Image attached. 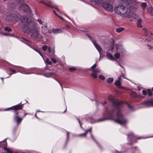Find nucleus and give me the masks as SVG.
Returning <instances> with one entry per match:
<instances>
[{
	"label": "nucleus",
	"instance_id": "1",
	"mask_svg": "<svg viewBox=\"0 0 153 153\" xmlns=\"http://www.w3.org/2000/svg\"><path fill=\"white\" fill-rule=\"evenodd\" d=\"M21 20L23 25L22 29L24 32L27 33H30V37L33 39L40 40L43 38V36L40 34L36 27L37 23L32 21L30 18H28L27 16L22 17Z\"/></svg>",
	"mask_w": 153,
	"mask_h": 153
},
{
	"label": "nucleus",
	"instance_id": "2",
	"mask_svg": "<svg viewBox=\"0 0 153 153\" xmlns=\"http://www.w3.org/2000/svg\"><path fill=\"white\" fill-rule=\"evenodd\" d=\"M122 103L121 101L114 102L110 114L112 115L113 114L116 113L117 119L114 120V121L121 125H124L127 123V121L123 118V115L121 112V108L123 107Z\"/></svg>",
	"mask_w": 153,
	"mask_h": 153
},
{
	"label": "nucleus",
	"instance_id": "3",
	"mask_svg": "<svg viewBox=\"0 0 153 153\" xmlns=\"http://www.w3.org/2000/svg\"><path fill=\"white\" fill-rule=\"evenodd\" d=\"M115 13L120 15L122 17L125 18L129 16V11L127 8L122 4H119L116 6L114 9Z\"/></svg>",
	"mask_w": 153,
	"mask_h": 153
},
{
	"label": "nucleus",
	"instance_id": "4",
	"mask_svg": "<svg viewBox=\"0 0 153 153\" xmlns=\"http://www.w3.org/2000/svg\"><path fill=\"white\" fill-rule=\"evenodd\" d=\"M116 52L114 54V61L117 62L120 57L122 56L125 53V50L122 45L117 43L115 45Z\"/></svg>",
	"mask_w": 153,
	"mask_h": 153
},
{
	"label": "nucleus",
	"instance_id": "5",
	"mask_svg": "<svg viewBox=\"0 0 153 153\" xmlns=\"http://www.w3.org/2000/svg\"><path fill=\"white\" fill-rule=\"evenodd\" d=\"M6 139L0 142V153H13V150L7 147V144L6 141Z\"/></svg>",
	"mask_w": 153,
	"mask_h": 153
},
{
	"label": "nucleus",
	"instance_id": "6",
	"mask_svg": "<svg viewBox=\"0 0 153 153\" xmlns=\"http://www.w3.org/2000/svg\"><path fill=\"white\" fill-rule=\"evenodd\" d=\"M102 6L107 11L110 12H112L113 11V9L112 5L108 2H104L102 4Z\"/></svg>",
	"mask_w": 153,
	"mask_h": 153
},
{
	"label": "nucleus",
	"instance_id": "7",
	"mask_svg": "<svg viewBox=\"0 0 153 153\" xmlns=\"http://www.w3.org/2000/svg\"><path fill=\"white\" fill-rule=\"evenodd\" d=\"M128 140L132 142L131 144H132L136 142V139H137L145 138L146 137H137L136 136L134 135L132 133H131L128 135Z\"/></svg>",
	"mask_w": 153,
	"mask_h": 153
},
{
	"label": "nucleus",
	"instance_id": "8",
	"mask_svg": "<svg viewBox=\"0 0 153 153\" xmlns=\"http://www.w3.org/2000/svg\"><path fill=\"white\" fill-rule=\"evenodd\" d=\"M19 9L20 10L29 13H31V10L30 9L29 6L25 4H23L21 5Z\"/></svg>",
	"mask_w": 153,
	"mask_h": 153
},
{
	"label": "nucleus",
	"instance_id": "9",
	"mask_svg": "<svg viewBox=\"0 0 153 153\" xmlns=\"http://www.w3.org/2000/svg\"><path fill=\"white\" fill-rule=\"evenodd\" d=\"M42 49L45 51H48L49 53V56H53L54 55V51H51L50 47H48L47 46L45 45L42 47Z\"/></svg>",
	"mask_w": 153,
	"mask_h": 153
},
{
	"label": "nucleus",
	"instance_id": "10",
	"mask_svg": "<svg viewBox=\"0 0 153 153\" xmlns=\"http://www.w3.org/2000/svg\"><path fill=\"white\" fill-rule=\"evenodd\" d=\"M89 38H90L91 39V41L93 42L94 45L95 47L98 50V51L99 53L100 54V56H101V52L102 51V48L101 47V46L98 45L96 42L92 38H91V37H89Z\"/></svg>",
	"mask_w": 153,
	"mask_h": 153
},
{
	"label": "nucleus",
	"instance_id": "11",
	"mask_svg": "<svg viewBox=\"0 0 153 153\" xmlns=\"http://www.w3.org/2000/svg\"><path fill=\"white\" fill-rule=\"evenodd\" d=\"M121 80V77L120 76L118 78L117 80H116L114 82V85L117 86L118 88H122L124 89H127L126 87H124L121 85V83L120 82Z\"/></svg>",
	"mask_w": 153,
	"mask_h": 153
},
{
	"label": "nucleus",
	"instance_id": "12",
	"mask_svg": "<svg viewBox=\"0 0 153 153\" xmlns=\"http://www.w3.org/2000/svg\"><path fill=\"white\" fill-rule=\"evenodd\" d=\"M42 31L43 34L48 36H50L52 33L51 30H48L47 29L44 28V26H42Z\"/></svg>",
	"mask_w": 153,
	"mask_h": 153
},
{
	"label": "nucleus",
	"instance_id": "13",
	"mask_svg": "<svg viewBox=\"0 0 153 153\" xmlns=\"http://www.w3.org/2000/svg\"><path fill=\"white\" fill-rule=\"evenodd\" d=\"M23 119L22 117H19L17 113H16L14 117V120L16 123L17 125L21 122Z\"/></svg>",
	"mask_w": 153,
	"mask_h": 153
},
{
	"label": "nucleus",
	"instance_id": "14",
	"mask_svg": "<svg viewBox=\"0 0 153 153\" xmlns=\"http://www.w3.org/2000/svg\"><path fill=\"white\" fill-rule=\"evenodd\" d=\"M88 121H89L91 123H94L97 122H99L102 121H104L105 120V119L102 118H100L97 120L95 121H93V120L92 117H90L87 119Z\"/></svg>",
	"mask_w": 153,
	"mask_h": 153
},
{
	"label": "nucleus",
	"instance_id": "15",
	"mask_svg": "<svg viewBox=\"0 0 153 153\" xmlns=\"http://www.w3.org/2000/svg\"><path fill=\"white\" fill-rule=\"evenodd\" d=\"M114 42L113 39H111L110 46L108 48L107 50L108 51H112L114 48Z\"/></svg>",
	"mask_w": 153,
	"mask_h": 153
},
{
	"label": "nucleus",
	"instance_id": "16",
	"mask_svg": "<svg viewBox=\"0 0 153 153\" xmlns=\"http://www.w3.org/2000/svg\"><path fill=\"white\" fill-rule=\"evenodd\" d=\"M21 103L20 104L17 105L12 106L13 109L15 110H18L21 109L22 108V107L23 104L20 105Z\"/></svg>",
	"mask_w": 153,
	"mask_h": 153
},
{
	"label": "nucleus",
	"instance_id": "17",
	"mask_svg": "<svg viewBox=\"0 0 153 153\" xmlns=\"http://www.w3.org/2000/svg\"><path fill=\"white\" fill-rule=\"evenodd\" d=\"M106 56L107 58L109 60L112 61H114V56L111 53L108 52H107Z\"/></svg>",
	"mask_w": 153,
	"mask_h": 153
},
{
	"label": "nucleus",
	"instance_id": "18",
	"mask_svg": "<svg viewBox=\"0 0 153 153\" xmlns=\"http://www.w3.org/2000/svg\"><path fill=\"white\" fill-rule=\"evenodd\" d=\"M145 104L147 106H153V101H148L144 102Z\"/></svg>",
	"mask_w": 153,
	"mask_h": 153
},
{
	"label": "nucleus",
	"instance_id": "19",
	"mask_svg": "<svg viewBox=\"0 0 153 153\" xmlns=\"http://www.w3.org/2000/svg\"><path fill=\"white\" fill-rule=\"evenodd\" d=\"M51 31L52 33V32L55 34L59 33L62 32L61 29L57 28L53 29Z\"/></svg>",
	"mask_w": 153,
	"mask_h": 153
},
{
	"label": "nucleus",
	"instance_id": "20",
	"mask_svg": "<svg viewBox=\"0 0 153 153\" xmlns=\"http://www.w3.org/2000/svg\"><path fill=\"white\" fill-rule=\"evenodd\" d=\"M142 22V19H139L137 21V25L138 27L139 28H141L143 26L141 25Z\"/></svg>",
	"mask_w": 153,
	"mask_h": 153
},
{
	"label": "nucleus",
	"instance_id": "21",
	"mask_svg": "<svg viewBox=\"0 0 153 153\" xmlns=\"http://www.w3.org/2000/svg\"><path fill=\"white\" fill-rule=\"evenodd\" d=\"M44 75L45 77H49L53 76L54 75V74L53 73H46Z\"/></svg>",
	"mask_w": 153,
	"mask_h": 153
},
{
	"label": "nucleus",
	"instance_id": "22",
	"mask_svg": "<svg viewBox=\"0 0 153 153\" xmlns=\"http://www.w3.org/2000/svg\"><path fill=\"white\" fill-rule=\"evenodd\" d=\"M139 151L138 149L136 147L130 150V152H131L132 153H137Z\"/></svg>",
	"mask_w": 153,
	"mask_h": 153
},
{
	"label": "nucleus",
	"instance_id": "23",
	"mask_svg": "<svg viewBox=\"0 0 153 153\" xmlns=\"http://www.w3.org/2000/svg\"><path fill=\"white\" fill-rule=\"evenodd\" d=\"M130 96L131 97L133 98H136L137 97L136 93L134 91L131 92L130 94Z\"/></svg>",
	"mask_w": 153,
	"mask_h": 153
},
{
	"label": "nucleus",
	"instance_id": "24",
	"mask_svg": "<svg viewBox=\"0 0 153 153\" xmlns=\"http://www.w3.org/2000/svg\"><path fill=\"white\" fill-rule=\"evenodd\" d=\"M50 57H53L54 58L51 57V60L54 63H56V60L57 58L56 57V55L54 54V55L53 56H50Z\"/></svg>",
	"mask_w": 153,
	"mask_h": 153
},
{
	"label": "nucleus",
	"instance_id": "25",
	"mask_svg": "<svg viewBox=\"0 0 153 153\" xmlns=\"http://www.w3.org/2000/svg\"><path fill=\"white\" fill-rule=\"evenodd\" d=\"M14 19L15 21H17L20 19V16L19 14L16 13V14H15V15L14 16Z\"/></svg>",
	"mask_w": 153,
	"mask_h": 153
},
{
	"label": "nucleus",
	"instance_id": "26",
	"mask_svg": "<svg viewBox=\"0 0 153 153\" xmlns=\"http://www.w3.org/2000/svg\"><path fill=\"white\" fill-rule=\"evenodd\" d=\"M92 71L93 72H94L95 73H98L101 72V70L98 68H97L96 69L93 70H92Z\"/></svg>",
	"mask_w": 153,
	"mask_h": 153
},
{
	"label": "nucleus",
	"instance_id": "27",
	"mask_svg": "<svg viewBox=\"0 0 153 153\" xmlns=\"http://www.w3.org/2000/svg\"><path fill=\"white\" fill-rule=\"evenodd\" d=\"M114 81V79L112 77H109L107 80V82L108 83H111Z\"/></svg>",
	"mask_w": 153,
	"mask_h": 153
},
{
	"label": "nucleus",
	"instance_id": "28",
	"mask_svg": "<svg viewBox=\"0 0 153 153\" xmlns=\"http://www.w3.org/2000/svg\"><path fill=\"white\" fill-rule=\"evenodd\" d=\"M125 2L126 4H128L131 3L134 0H121Z\"/></svg>",
	"mask_w": 153,
	"mask_h": 153
},
{
	"label": "nucleus",
	"instance_id": "29",
	"mask_svg": "<svg viewBox=\"0 0 153 153\" xmlns=\"http://www.w3.org/2000/svg\"><path fill=\"white\" fill-rule=\"evenodd\" d=\"M124 30V28L123 27L117 28L116 29V31L118 33H120Z\"/></svg>",
	"mask_w": 153,
	"mask_h": 153
},
{
	"label": "nucleus",
	"instance_id": "30",
	"mask_svg": "<svg viewBox=\"0 0 153 153\" xmlns=\"http://www.w3.org/2000/svg\"><path fill=\"white\" fill-rule=\"evenodd\" d=\"M108 100L113 102L114 101V97L111 95H109L108 97Z\"/></svg>",
	"mask_w": 153,
	"mask_h": 153
},
{
	"label": "nucleus",
	"instance_id": "31",
	"mask_svg": "<svg viewBox=\"0 0 153 153\" xmlns=\"http://www.w3.org/2000/svg\"><path fill=\"white\" fill-rule=\"evenodd\" d=\"M91 75L93 78L96 79L97 78V74L94 72H93L91 74Z\"/></svg>",
	"mask_w": 153,
	"mask_h": 153
},
{
	"label": "nucleus",
	"instance_id": "32",
	"mask_svg": "<svg viewBox=\"0 0 153 153\" xmlns=\"http://www.w3.org/2000/svg\"><path fill=\"white\" fill-rule=\"evenodd\" d=\"M23 39L24 40V42L25 43L26 45H28V46H29L30 44V42L29 41L25 39Z\"/></svg>",
	"mask_w": 153,
	"mask_h": 153
},
{
	"label": "nucleus",
	"instance_id": "33",
	"mask_svg": "<svg viewBox=\"0 0 153 153\" xmlns=\"http://www.w3.org/2000/svg\"><path fill=\"white\" fill-rule=\"evenodd\" d=\"M91 1L94 2L97 4H100L102 0H91Z\"/></svg>",
	"mask_w": 153,
	"mask_h": 153
},
{
	"label": "nucleus",
	"instance_id": "34",
	"mask_svg": "<svg viewBox=\"0 0 153 153\" xmlns=\"http://www.w3.org/2000/svg\"><path fill=\"white\" fill-rule=\"evenodd\" d=\"M88 132V131L87 130H85V132L84 133L80 134L79 135V136H86L87 133Z\"/></svg>",
	"mask_w": 153,
	"mask_h": 153
},
{
	"label": "nucleus",
	"instance_id": "35",
	"mask_svg": "<svg viewBox=\"0 0 153 153\" xmlns=\"http://www.w3.org/2000/svg\"><path fill=\"white\" fill-rule=\"evenodd\" d=\"M146 2L142 3L141 4V7L143 9H145L146 7Z\"/></svg>",
	"mask_w": 153,
	"mask_h": 153
},
{
	"label": "nucleus",
	"instance_id": "36",
	"mask_svg": "<svg viewBox=\"0 0 153 153\" xmlns=\"http://www.w3.org/2000/svg\"><path fill=\"white\" fill-rule=\"evenodd\" d=\"M4 29L5 31L8 32H10L12 30L9 27H5Z\"/></svg>",
	"mask_w": 153,
	"mask_h": 153
},
{
	"label": "nucleus",
	"instance_id": "37",
	"mask_svg": "<svg viewBox=\"0 0 153 153\" xmlns=\"http://www.w3.org/2000/svg\"><path fill=\"white\" fill-rule=\"evenodd\" d=\"M147 93L148 94L149 96H151L152 94V93L151 89H149L147 90Z\"/></svg>",
	"mask_w": 153,
	"mask_h": 153
},
{
	"label": "nucleus",
	"instance_id": "38",
	"mask_svg": "<svg viewBox=\"0 0 153 153\" xmlns=\"http://www.w3.org/2000/svg\"><path fill=\"white\" fill-rule=\"evenodd\" d=\"M99 77L100 79L102 80H104L105 79V76H104L101 75H99Z\"/></svg>",
	"mask_w": 153,
	"mask_h": 153
},
{
	"label": "nucleus",
	"instance_id": "39",
	"mask_svg": "<svg viewBox=\"0 0 153 153\" xmlns=\"http://www.w3.org/2000/svg\"><path fill=\"white\" fill-rule=\"evenodd\" d=\"M8 69L9 71H11L13 72V73L10 74V76L12 75L13 74H15L16 73V71L14 70H13L10 68H9Z\"/></svg>",
	"mask_w": 153,
	"mask_h": 153
},
{
	"label": "nucleus",
	"instance_id": "40",
	"mask_svg": "<svg viewBox=\"0 0 153 153\" xmlns=\"http://www.w3.org/2000/svg\"><path fill=\"white\" fill-rule=\"evenodd\" d=\"M43 4H44L45 5L48 7H50L51 8H52V7H53L52 6H51V5L47 3L44 2Z\"/></svg>",
	"mask_w": 153,
	"mask_h": 153
},
{
	"label": "nucleus",
	"instance_id": "41",
	"mask_svg": "<svg viewBox=\"0 0 153 153\" xmlns=\"http://www.w3.org/2000/svg\"><path fill=\"white\" fill-rule=\"evenodd\" d=\"M46 62L49 65H51L52 64V62L51 61H49V59L48 58L46 59Z\"/></svg>",
	"mask_w": 153,
	"mask_h": 153
},
{
	"label": "nucleus",
	"instance_id": "42",
	"mask_svg": "<svg viewBox=\"0 0 153 153\" xmlns=\"http://www.w3.org/2000/svg\"><path fill=\"white\" fill-rule=\"evenodd\" d=\"M37 21L40 24L42 25L43 24V22L40 19H38Z\"/></svg>",
	"mask_w": 153,
	"mask_h": 153
},
{
	"label": "nucleus",
	"instance_id": "43",
	"mask_svg": "<svg viewBox=\"0 0 153 153\" xmlns=\"http://www.w3.org/2000/svg\"><path fill=\"white\" fill-rule=\"evenodd\" d=\"M76 70V68H75L74 67H71L69 68V70L71 71H74Z\"/></svg>",
	"mask_w": 153,
	"mask_h": 153
},
{
	"label": "nucleus",
	"instance_id": "44",
	"mask_svg": "<svg viewBox=\"0 0 153 153\" xmlns=\"http://www.w3.org/2000/svg\"><path fill=\"white\" fill-rule=\"evenodd\" d=\"M97 66V65L96 63L95 64L91 67V69H92V70L94 69H95L94 68H96Z\"/></svg>",
	"mask_w": 153,
	"mask_h": 153
},
{
	"label": "nucleus",
	"instance_id": "45",
	"mask_svg": "<svg viewBox=\"0 0 153 153\" xmlns=\"http://www.w3.org/2000/svg\"><path fill=\"white\" fill-rule=\"evenodd\" d=\"M147 91L146 90H144L142 91V94L143 95H146L147 94Z\"/></svg>",
	"mask_w": 153,
	"mask_h": 153
},
{
	"label": "nucleus",
	"instance_id": "46",
	"mask_svg": "<svg viewBox=\"0 0 153 153\" xmlns=\"http://www.w3.org/2000/svg\"><path fill=\"white\" fill-rule=\"evenodd\" d=\"M34 50L35 51H36L38 52L40 55L43 58V59H44V58L43 56L42 55V54H41V52H39V51H38L36 49H34Z\"/></svg>",
	"mask_w": 153,
	"mask_h": 153
},
{
	"label": "nucleus",
	"instance_id": "47",
	"mask_svg": "<svg viewBox=\"0 0 153 153\" xmlns=\"http://www.w3.org/2000/svg\"><path fill=\"white\" fill-rule=\"evenodd\" d=\"M12 109H13L12 106L11 107H10V108H6L4 110L5 111H9V110H10Z\"/></svg>",
	"mask_w": 153,
	"mask_h": 153
},
{
	"label": "nucleus",
	"instance_id": "48",
	"mask_svg": "<svg viewBox=\"0 0 153 153\" xmlns=\"http://www.w3.org/2000/svg\"><path fill=\"white\" fill-rule=\"evenodd\" d=\"M127 106L129 108L131 109L132 110H133V107L131 106L130 105H129L127 103H126Z\"/></svg>",
	"mask_w": 153,
	"mask_h": 153
},
{
	"label": "nucleus",
	"instance_id": "49",
	"mask_svg": "<svg viewBox=\"0 0 153 153\" xmlns=\"http://www.w3.org/2000/svg\"><path fill=\"white\" fill-rule=\"evenodd\" d=\"M17 72H20V73H21L22 74H28L26 73L24 71H17Z\"/></svg>",
	"mask_w": 153,
	"mask_h": 153
},
{
	"label": "nucleus",
	"instance_id": "50",
	"mask_svg": "<svg viewBox=\"0 0 153 153\" xmlns=\"http://www.w3.org/2000/svg\"><path fill=\"white\" fill-rule=\"evenodd\" d=\"M48 26V24L45 23L42 26H44V28L47 29Z\"/></svg>",
	"mask_w": 153,
	"mask_h": 153
},
{
	"label": "nucleus",
	"instance_id": "51",
	"mask_svg": "<svg viewBox=\"0 0 153 153\" xmlns=\"http://www.w3.org/2000/svg\"><path fill=\"white\" fill-rule=\"evenodd\" d=\"M117 62V64L119 65L122 68H123V67L120 64V62L119 61Z\"/></svg>",
	"mask_w": 153,
	"mask_h": 153
},
{
	"label": "nucleus",
	"instance_id": "52",
	"mask_svg": "<svg viewBox=\"0 0 153 153\" xmlns=\"http://www.w3.org/2000/svg\"><path fill=\"white\" fill-rule=\"evenodd\" d=\"M19 67L21 69H22L24 70L25 71H27L28 70L27 69L25 68H24L22 67Z\"/></svg>",
	"mask_w": 153,
	"mask_h": 153
},
{
	"label": "nucleus",
	"instance_id": "53",
	"mask_svg": "<svg viewBox=\"0 0 153 153\" xmlns=\"http://www.w3.org/2000/svg\"><path fill=\"white\" fill-rule=\"evenodd\" d=\"M55 79L56 81H57L59 83V84L60 86H61V87H62V89H63V88L62 87V84H61V83H60V82L58 80H57V79Z\"/></svg>",
	"mask_w": 153,
	"mask_h": 153
},
{
	"label": "nucleus",
	"instance_id": "54",
	"mask_svg": "<svg viewBox=\"0 0 153 153\" xmlns=\"http://www.w3.org/2000/svg\"><path fill=\"white\" fill-rule=\"evenodd\" d=\"M147 46H148V48L149 49H152V47L151 46L149 45H147Z\"/></svg>",
	"mask_w": 153,
	"mask_h": 153
},
{
	"label": "nucleus",
	"instance_id": "55",
	"mask_svg": "<svg viewBox=\"0 0 153 153\" xmlns=\"http://www.w3.org/2000/svg\"><path fill=\"white\" fill-rule=\"evenodd\" d=\"M145 40L146 41L148 42H149L151 41V39H150V38L149 39L148 38H146Z\"/></svg>",
	"mask_w": 153,
	"mask_h": 153
},
{
	"label": "nucleus",
	"instance_id": "56",
	"mask_svg": "<svg viewBox=\"0 0 153 153\" xmlns=\"http://www.w3.org/2000/svg\"><path fill=\"white\" fill-rule=\"evenodd\" d=\"M91 137H92V138H93V139L95 141V142L97 143L98 144L97 142L96 141V140H95L94 139V138L93 137V135L92 134H91Z\"/></svg>",
	"mask_w": 153,
	"mask_h": 153
},
{
	"label": "nucleus",
	"instance_id": "57",
	"mask_svg": "<svg viewBox=\"0 0 153 153\" xmlns=\"http://www.w3.org/2000/svg\"><path fill=\"white\" fill-rule=\"evenodd\" d=\"M137 88L139 91H140L141 90V88L140 86H138L137 87Z\"/></svg>",
	"mask_w": 153,
	"mask_h": 153
},
{
	"label": "nucleus",
	"instance_id": "58",
	"mask_svg": "<svg viewBox=\"0 0 153 153\" xmlns=\"http://www.w3.org/2000/svg\"><path fill=\"white\" fill-rule=\"evenodd\" d=\"M9 35L11 36H14V34L13 33L9 34Z\"/></svg>",
	"mask_w": 153,
	"mask_h": 153
},
{
	"label": "nucleus",
	"instance_id": "59",
	"mask_svg": "<svg viewBox=\"0 0 153 153\" xmlns=\"http://www.w3.org/2000/svg\"><path fill=\"white\" fill-rule=\"evenodd\" d=\"M3 35H5V36H8L9 35V34L5 33H3Z\"/></svg>",
	"mask_w": 153,
	"mask_h": 153
},
{
	"label": "nucleus",
	"instance_id": "60",
	"mask_svg": "<svg viewBox=\"0 0 153 153\" xmlns=\"http://www.w3.org/2000/svg\"><path fill=\"white\" fill-rule=\"evenodd\" d=\"M92 128H90V129H89V130H87V131H88V132L89 131L90 132H91L92 131Z\"/></svg>",
	"mask_w": 153,
	"mask_h": 153
},
{
	"label": "nucleus",
	"instance_id": "61",
	"mask_svg": "<svg viewBox=\"0 0 153 153\" xmlns=\"http://www.w3.org/2000/svg\"><path fill=\"white\" fill-rule=\"evenodd\" d=\"M54 12V13H55V14L58 16L59 18H60V19H62V18L61 17H60L59 16H58L57 14L56 13H55V11L54 10L53 11Z\"/></svg>",
	"mask_w": 153,
	"mask_h": 153
},
{
	"label": "nucleus",
	"instance_id": "62",
	"mask_svg": "<svg viewBox=\"0 0 153 153\" xmlns=\"http://www.w3.org/2000/svg\"><path fill=\"white\" fill-rule=\"evenodd\" d=\"M107 102H106V101H104V102H103V103L102 104L103 105H105L107 104Z\"/></svg>",
	"mask_w": 153,
	"mask_h": 153
},
{
	"label": "nucleus",
	"instance_id": "63",
	"mask_svg": "<svg viewBox=\"0 0 153 153\" xmlns=\"http://www.w3.org/2000/svg\"><path fill=\"white\" fill-rule=\"evenodd\" d=\"M69 137V132H67V138H68Z\"/></svg>",
	"mask_w": 153,
	"mask_h": 153
},
{
	"label": "nucleus",
	"instance_id": "64",
	"mask_svg": "<svg viewBox=\"0 0 153 153\" xmlns=\"http://www.w3.org/2000/svg\"><path fill=\"white\" fill-rule=\"evenodd\" d=\"M78 121H79V124H80V125L81 127L82 128V126H81V124L79 120H78Z\"/></svg>",
	"mask_w": 153,
	"mask_h": 153
}]
</instances>
